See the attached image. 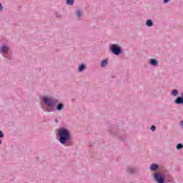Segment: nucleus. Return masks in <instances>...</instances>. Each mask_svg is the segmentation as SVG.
Listing matches in <instances>:
<instances>
[{"label": "nucleus", "instance_id": "nucleus-1", "mask_svg": "<svg viewBox=\"0 0 183 183\" xmlns=\"http://www.w3.org/2000/svg\"><path fill=\"white\" fill-rule=\"evenodd\" d=\"M59 142L62 144V145H65L68 141H71V133L69 131L65 128H61L59 129Z\"/></svg>", "mask_w": 183, "mask_h": 183}, {"label": "nucleus", "instance_id": "nucleus-2", "mask_svg": "<svg viewBox=\"0 0 183 183\" xmlns=\"http://www.w3.org/2000/svg\"><path fill=\"white\" fill-rule=\"evenodd\" d=\"M43 100L49 108H55L58 104V100L52 98L43 97Z\"/></svg>", "mask_w": 183, "mask_h": 183}, {"label": "nucleus", "instance_id": "nucleus-3", "mask_svg": "<svg viewBox=\"0 0 183 183\" xmlns=\"http://www.w3.org/2000/svg\"><path fill=\"white\" fill-rule=\"evenodd\" d=\"M110 49H111L112 52H113V54H114V55H119V54H121V49L117 44H113L111 46Z\"/></svg>", "mask_w": 183, "mask_h": 183}, {"label": "nucleus", "instance_id": "nucleus-4", "mask_svg": "<svg viewBox=\"0 0 183 183\" xmlns=\"http://www.w3.org/2000/svg\"><path fill=\"white\" fill-rule=\"evenodd\" d=\"M154 179L158 183H164V174L156 173Z\"/></svg>", "mask_w": 183, "mask_h": 183}, {"label": "nucleus", "instance_id": "nucleus-5", "mask_svg": "<svg viewBox=\"0 0 183 183\" xmlns=\"http://www.w3.org/2000/svg\"><path fill=\"white\" fill-rule=\"evenodd\" d=\"M174 103L179 105V104H182L183 105V93L182 97H179L177 98V99L174 100Z\"/></svg>", "mask_w": 183, "mask_h": 183}, {"label": "nucleus", "instance_id": "nucleus-6", "mask_svg": "<svg viewBox=\"0 0 183 183\" xmlns=\"http://www.w3.org/2000/svg\"><path fill=\"white\" fill-rule=\"evenodd\" d=\"M0 51H1V52H4V54H8V51H9V47L4 45L0 49Z\"/></svg>", "mask_w": 183, "mask_h": 183}, {"label": "nucleus", "instance_id": "nucleus-7", "mask_svg": "<svg viewBox=\"0 0 183 183\" xmlns=\"http://www.w3.org/2000/svg\"><path fill=\"white\" fill-rule=\"evenodd\" d=\"M150 169L151 171H157L158 169V165L157 164H152Z\"/></svg>", "mask_w": 183, "mask_h": 183}, {"label": "nucleus", "instance_id": "nucleus-8", "mask_svg": "<svg viewBox=\"0 0 183 183\" xmlns=\"http://www.w3.org/2000/svg\"><path fill=\"white\" fill-rule=\"evenodd\" d=\"M107 65H108V59H106L102 61L101 66L104 68V66H107Z\"/></svg>", "mask_w": 183, "mask_h": 183}, {"label": "nucleus", "instance_id": "nucleus-9", "mask_svg": "<svg viewBox=\"0 0 183 183\" xmlns=\"http://www.w3.org/2000/svg\"><path fill=\"white\" fill-rule=\"evenodd\" d=\"M150 64H151V65H154V66L158 65V61H157V60H155L154 59H152L150 60Z\"/></svg>", "mask_w": 183, "mask_h": 183}, {"label": "nucleus", "instance_id": "nucleus-10", "mask_svg": "<svg viewBox=\"0 0 183 183\" xmlns=\"http://www.w3.org/2000/svg\"><path fill=\"white\" fill-rule=\"evenodd\" d=\"M56 109H57V111H61V110L64 109V104H58Z\"/></svg>", "mask_w": 183, "mask_h": 183}, {"label": "nucleus", "instance_id": "nucleus-11", "mask_svg": "<svg viewBox=\"0 0 183 183\" xmlns=\"http://www.w3.org/2000/svg\"><path fill=\"white\" fill-rule=\"evenodd\" d=\"M84 69H85V64H81L79 66V72H82V71H84Z\"/></svg>", "mask_w": 183, "mask_h": 183}, {"label": "nucleus", "instance_id": "nucleus-12", "mask_svg": "<svg viewBox=\"0 0 183 183\" xmlns=\"http://www.w3.org/2000/svg\"><path fill=\"white\" fill-rule=\"evenodd\" d=\"M172 95H173V97H177V95H178V90L174 89V90L172 92Z\"/></svg>", "mask_w": 183, "mask_h": 183}, {"label": "nucleus", "instance_id": "nucleus-13", "mask_svg": "<svg viewBox=\"0 0 183 183\" xmlns=\"http://www.w3.org/2000/svg\"><path fill=\"white\" fill-rule=\"evenodd\" d=\"M152 25H154V23L151 20H147V26H152Z\"/></svg>", "mask_w": 183, "mask_h": 183}, {"label": "nucleus", "instance_id": "nucleus-14", "mask_svg": "<svg viewBox=\"0 0 183 183\" xmlns=\"http://www.w3.org/2000/svg\"><path fill=\"white\" fill-rule=\"evenodd\" d=\"M67 5H74V0H66Z\"/></svg>", "mask_w": 183, "mask_h": 183}, {"label": "nucleus", "instance_id": "nucleus-15", "mask_svg": "<svg viewBox=\"0 0 183 183\" xmlns=\"http://www.w3.org/2000/svg\"><path fill=\"white\" fill-rule=\"evenodd\" d=\"M182 148H183L182 144L180 143L177 145V149H182Z\"/></svg>", "mask_w": 183, "mask_h": 183}, {"label": "nucleus", "instance_id": "nucleus-16", "mask_svg": "<svg viewBox=\"0 0 183 183\" xmlns=\"http://www.w3.org/2000/svg\"><path fill=\"white\" fill-rule=\"evenodd\" d=\"M76 15H77V16H82V14L81 13V11L77 10Z\"/></svg>", "mask_w": 183, "mask_h": 183}, {"label": "nucleus", "instance_id": "nucleus-17", "mask_svg": "<svg viewBox=\"0 0 183 183\" xmlns=\"http://www.w3.org/2000/svg\"><path fill=\"white\" fill-rule=\"evenodd\" d=\"M157 129V127H155V126H152V127H151V130L152 131H155Z\"/></svg>", "mask_w": 183, "mask_h": 183}, {"label": "nucleus", "instance_id": "nucleus-18", "mask_svg": "<svg viewBox=\"0 0 183 183\" xmlns=\"http://www.w3.org/2000/svg\"><path fill=\"white\" fill-rule=\"evenodd\" d=\"M0 138H4V132L0 130Z\"/></svg>", "mask_w": 183, "mask_h": 183}, {"label": "nucleus", "instance_id": "nucleus-19", "mask_svg": "<svg viewBox=\"0 0 183 183\" xmlns=\"http://www.w3.org/2000/svg\"><path fill=\"white\" fill-rule=\"evenodd\" d=\"M2 9H3L2 4L0 3V12H1V11H2Z\"/></svg>", "mask_w": 183, "mask_h": 183}, {"label": "nucleus", "instance_id": "nucleus-20", "mask_svg": "<svg viewBox=\"0 0 183 183\" xmlns=\"http://www.w3.org/2000/svg\"><path fill=\"white\" fill-rule=\"evenodd\" d=\"M169 0H164V4H167Z\"/></svg>", "mask_w": 183, "mask_h": 183}, {"label": "nucleus", "instance_id": "nucleus-21", "mask_svg": "<svg viewBox=\"0 0 183 183\" xmlns=\"http://www.w3.org/2000/svg\"><path fill=\"white\" fill-rule=\"evenodd\" d=\"M2 144V141L0 139V145Z\"/></svg>", "mask_w": 183, "mask_h": 183}]
</instances>
